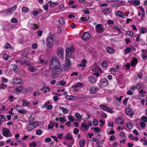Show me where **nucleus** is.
I'll return each instance as SVG.
<instances>
[{
    "instance_id": "obj_1",
    "label": "nucleus",
    "mask_w": 147,
    "mask_h": 147,
    "mask_svg": "<svg viewBox=\"0 0 147 147\" xmlns=\"http://www.w3.org/2000/svg\"><path fill=\"white\" fill-rule=\"evenodd\" d=\"M49 66L51 70H53L51 76L54 78H57L62 72L63 69L60 67V62L57 58L50 59Z\"/></svg>"
},
{
    "instance_id": "obj_2",
    "label": "nucleus",
    "mask_w": 147,
    "mask_h": 147,
    "mask_svg": "<svg viewBox=\"0 0 147 147\" xmlns=\"http://www.w3.org/2000/svg\"><path fill=\"white\" fill-rule=\"evenodd\" d=\"M95 28L96 32L99 34L102 33L104 31V26L102 24H97L95 26Z\"/></svg>"
},
{
    "instance_id": "obj_3",
    "label": "nucleus",
    "mask_w": 147,
    "mask_h": 147,
    "mask_svg": "<svg viewBox=\"0 0 147 147\" xmlns=\"http://www.w3.org/2000/svg\"><path fill=\"white\" fill-rule=\"evenodd\" d=\"M38 126L36 122H32L29 124L27 126V129L28 131H30L37 127Z\"/></svg>"
},
{
    "instance_id": "obj_4",
    "label": "nucleus",
    "mask_w": 147,
    "mask_h": 147,
    "mask_svg": "<svg viewBox=\"0 0 147 147\" xmlns=\"http://www.w3.org/2000/svg\"><path fill=\"white\" fill-rule=\"evenodd\" d=\"M53 39L52 37H49L47 38L46 43L47 46L49 48H51L53 45Z\"/></svg>"
},
{
    "instance_id": "obj_5",
    "label": "nucleus",
    "mask_w": 147,
    "mask_h": 147,
    "mask_svg": "<svg viewBox=\"0 0 147 147\" xmlns=\"http://www.w3.org/2000/svg\"><path fill=\"white\" fill-rule=\"evenodd\" d=\"M11 82L14 85H18L22 84L23 82V80L21 79L16 77L12 79Z\"/></svg>"
},
{
    "instance_id": "obj_6",
    "label": "nucleus",
    "mask_w": 147,
    "mask_h": 147,
    "mask_svg": "<svg viewBox=\"0 0 147 147\" xmlns=\"http://www.w3.org/2000/svg\"><path fill=\"white\" fill-rule=\"evenodd\" d=\"M100 107L102 110L107 111L111 113L112 114L113 112V110L106 105H100Z\"/></svg>"
},
{
    "instance_id": "obj_7",
    "label": "nucleus",
    "mask_w": 147,
    "mask_h": 147,
    "mask_svg": "<svg viewBox=\"0 0 147 147\" xmlns=\"http://www.w3.org/2000/svg\"><path fill=\"white\" fill-rule=\"evenodd\" d=\"M71 66V63L70 61H65V63L63 65V69L65 71L69 69Z\"/></svg>"
},
{
    "instance_id": "obj_8",
    "label": "nucleus",
    "mask_w": 147,
    "mask_h": 147,
    "mask_svg": "<svg viewBox=\"0 0 147 147\" xmlns=\"http://www.w3.org/2000/svg\"><path fill=\"white\" fill-rule=\"evenodd\" d=\"M125 112L126 115L130 116H132L134 114L133 111L129 108H126L125 110Z\"/></svg>"
},
{
    "instance_id": "obj_9",
    "label": "nucleus",
    "mask_w": 147,
    "mask_h": 147,
    "mask_svg": "<svg viewBox=\"0 0 147 147\" xmlns=\"http://www.w3.org/2000/svg\"><path fill=\"white\" fill-rule=\"evenodd\" d=\"M90 34L88 32H85L83 35L82 38L84 40H86L90 39Z\"/></svg>"
},
{
    "instance_id": "obj_10",
    "label": "nucleus",
    "mask_w": 147,
    "mask_h": 147,
    "mask_svg": "<svg viewBox=\"0 0 147 147\" xmlns=\"http://www.w3.org/2000/svg\"><path fill=\"white\" fill-rule=\"evenodd\" d=\"M100 83L102 85L106 86L108 85V81L106 78H103L100 81Z\"/></svg>"
},
{
    "instance_id": "obj_11",
    "label": "nucleus",
    "mask_w": 147,
    "mask_h": 147,
    "mask_svg": "<svg viewBox=\"0 0 147 147\" xmlns=\"http://www.w3.org/2000/svg\"><path fill=\"white\" fill-rule=\"evenodd\" d=\"M16 8L17 6L16 5H15L13 7L7 9V13H9V14H12Z\"/></svg>"
},
{
    "instance_id": "obj_12",
    "label": "nucleus",
    "mask_w": 147,
    "mask_h": 147,
    "mask_svg": "<svg viewBox=\"0 0 147 147\" xmlns=\"http://www.w3.org/2000/svg\"><path fill=\"white\" fill-rule=\"evenodd\" d=\"M10 133L9 129L7 128H4L3 129V135L6 137H9V134Z\"/></svg>"
},
{
    "instance_id": "obj_13",
    "label": "nucleus",
    "mask_w": 147,
    "mask_h": 147,
    "mask_svg": "<svg viewBox=\"0 0 147 147\" xmlns=\"http://www.w3.org/2000/svg\"><path fill=\"white\" fill-rule=\"evenodd\" d=\"M57 54L59 57L60 58H63V50L62 49H61L58 50L57 51Z\"/></svg>"
},
{
    "instance_id": "obj_14",
    "label": "nucleus",
    "mask_w": 147,
    "mask_h": 147,
    "mask_svg": "<svg viewBox=\"0 0 147 147\" xmlns=\"http://www.w3.org/2000/svg\"><path fill=\"white\" fill-rule=\"evenodd\" d=\"M87 61L85 59L82 60V63L80 64H77V66L78 67H86V63Z\"/></svg>"
},
{
    "instance_id": "obj_15",
    "label": "nucleus",
    "mask_w": 147,
    "mask_h": 147,
    "mask_svg": "<svg viewBox=\"0 0 147 147\" xmlns=\"http://www.w3.org/2000/svg\"><path fill=\"white\" fill-rule=\"evenodd\" d=\"M86 121H84L83 123H82L80 127L81 128L83 127V128L86 130H87L89 129V127L86 124Z\"/></svg>"
},
{
    "instance_id": "obj_16",
    "label": "nucleus",
    "mask_w": 147,
    "mask_h": 147,
    "mask_svg": "<svg viewBox=\"0 0 147 147\" xmlns=\"http://www.w3.org/2000/svg\"><path fill=\"white\" fill-rule=\"evenodd\" d=\"M111 11V10L110 9L107 8H105L102 12L104 14L107 15L110 13Z\"/></svg>"
},
{
    "instance_id": "obj_17",
    "label": "nucleus",
    "mask_w": 147,
    "mask_h": 147,
    "mask_svg": "<svg viewBox=\"0 0 147 147\" xmlns=\"http://www.w3.org/2000/svg\"><path fill=\"white\" fill-rule=\"evenodd\" d=\"M115 122L116 123L122 124L124 123L122 119L121 118H118L115 120Z\"/></svg>"
},
{
    "instance_id": "obj_18",
    "label": "nucleus",
    "mask_w": 147,
    "mask_h": 147,
    "mask_svg": "<svg viewBox=\"0 0 147 147\" xmlns=\"http://www.w3.org/2000/svg\"><path fill=\"white\" fill-rule=\"evenodd\" d=\"M107 52L109 53L112 54L115 52V50L112 49L110 47H108L107 48Z\"/></svg>"
},
{
    "instance_id": "obj_19",
    "label": "nucleus",
    "mask_w": 147,
    "mask_h": 147,
    "mask_svg": "<svg viewBox=\"0 0 147 147\" xmlns=\"http://www.w3.org/2000/svg\"><path fill=\"white\" fill-rule=\"evenodd\" d=\"M89 79L90 82L93 84L95 83L96 81L95 78L91 76H90L89 77Z\"/></svg>"
},
{
    "instance_id": "obj_20",
    "label": "nucleus",
    "mask_w": 147,
    "mask_h": 147,
    "mask_svg": "<svg viewBox=\"0 0 147 147\" xmlns=\"http://www.w3.org/2000/svg\"><path fill=\"white\" fill-rule=\"evenodd\" d=\"M98 88L97 87L94 86L91 87L90 89V92L92 93H94L97 90H98Z\"/></svg>"
},
{
    "instance_id": "obj_21",
    "label": "nucleus",
    "mask_w": 147,
    "mask_h": 147,
    "mask_svg": "<svg viewBox=\"0 0 147 147\" xmlns=\"http://www.w3.org/2000/svg\"><path fill=\"white\" fill-rule=\"evenodd\" d=\"M66 52H69L70 53H73L74 52V49L73 47L67 48L65 50Z\"/></svg>"
},
{
    "instance_id": "obj_22",
    "label": "nucleus",
    "mask_w": 147,
    "mask_h": 147,
    "mask_svg": "<svg viewBox=\"0 0 147 147\" xmlns=\"http://www.w3.org/2000/svg\"><path fill=\"white\" fill-rule=\"evenodd\" d=\"M138 63L137 59L136 58H134L133 59L131 62V65L132 66H134L135 64H136Z\"/></svg>"
},
{
    "instance_id": "obj_23",
    "label": "nucleus",
    "mask_w": 147,
    "mask_h": 147,
    "mask_svg": "<svg viewBox=\"0 0 147 147\" xmlns=\"http://www.w3.org/2000/svg\"><path fill=\"white\" fill-rule=\"evenodd\" d=\"M59 108L60 109L62 110L63 113L64 114H66L69 111L68 109L61 106H60Z\"/></svg>"
},
{
    "instance_id": "obj_24",
    "label": "nucleus",
    "mask_w": 147,
    "mask_h": 147,
    "mask_svg": "<svg viewBox=\"0 0 147 147\" xmlns=\"http://www.w3.org/2000/svg\"><path fill=\"white\" fill-rule=\"evenodd\" d=\"M83 85L82 83L80 82H78L76 84V85H73L72 86V88H77L78 87H80L82 85Z\"/></svg>"
},
{
    "instance_id": "obj_25",
    "label": "nucleus",
    "mask_w": 147,
    "mask_h": 147,
    "mask_svg": "<svg viewBox=\"0 0 147 147\" xmlns=\"http://www.w3.org/2000/svg\"><path fill=\"white\" fill-rule=\"evenodd\" d=\"M69 52H66V56L65 57V61H69V58H70L71 54Z\"/></svg>"
},
{
    "instance_id": "obj_26",
    "label": "nucleus",
    "mask_w": 147,
    "mask_h": 147,
    "mask_svg": "<svg viewBox=\"0 0 147 147\" xmlns=\"http://www.w3.org/2000/svg\"><path fill=\"white\" fill-rule=\"evenodd\" d=\"M12 66V69L13 70L15 71L16 73H17L18 71L16 70V69H17V65L16 64H14L11 65Z\"/></svg>"
},
{
    "instance_id": "obj_27",
    "label": "nucleus",
    "mask_w": 147,
    "mask_h": 147,
    "mask_svg": "<svg viewBox=\"0 0 147 147\" xmlns=\"http://www.w3.org/2000/svg\"><path fill=\"white\" fill-rule=\"evenodd\" d=\"M85 142L84 140H80L79 143L80 146V147H83L85 144Z\"/></svg>"
},
{
    "instance_id": "obj_28",
    "label": "nucleus",
    "mask_w": 147,
    "mask_h": 147,
    "mask_svg": "<svg viewBox=\"0 0 147 147\" xmlns=\"http://www.w3.org/2000/svg\"><path fill=\"white\" fill-rule=\"evenodd\" d=\"M116 15L120 17H123L124 16V14L123 13L119 10L117 11Z\"/></svg>"
},
{
    "instance_id": "obj_29",
    "label": "nucleus",
    "mask_w": 147,
    "mask_h": 147,
    "mask_svg": "<svg viewBox=\"0 0 147 147\" xmlns=\"http://www.w3.org/2000/svg\"><path fill=\"white\" fill-rule=\"evenodd\" d=\"M65 19L63 18H60L59 19V22L60 24H64Z\"/></svg>"
},
{
    "instance_id": "obj_30",
    "label": "nucleus",
    "mask_w": 147,
    "mask_h": 147,
    "mask_svg": "<svg viewBox=\"0 0 147 147\" xmlns=\"http://www.w3.org/2000/svg\"><path fill=\"white\" fill-rule=\"evenodd\" d=\"M22 10L23 12H28L30 11V10L27 7H23L22 8Z\"/></svg>"
},
{
    "instance_id": "obj_31",
    "label": "nucleus",
    "mask_w": 147,
    "mask_h": 147,
    "mask_svg": "<svg viewBox=\"0 0 147 147\" xmlns=\"http://www.w3.org/2000/svg\"><path fill=\"white\" fill-rule=\"evenodd\" d=\"M131 2L133 3H134L137 5H140V1H139L137 0H135L134 1V0H131Z\"/></svg>"
},
{
    "instance_id": "obj_32",
    "label": "nucleus",
    "mask_w": 147,
    "mask_h": 147,
    "mask_svg": "<svg viewBox=\"0 0 147 147\" xmlns=\"http://www.w3.org/2000/svg\"><path fill=\"white\" fill-rule=\"evenodd\" d=\"M0 120L3 121H6V117L2 115H0Z\"/></svg>"
},
{
    "instance_id": "obj_33",
    "label": "nucleus",
    "mask_w": 147,
    "mask_h": 147,
    "mask_svg": "<svg viewBox=\"0 0 147 147\" xmlns=\"http://www.w3.org/2000/svg\"><path fill=\"white\" fill-rule=\"evenodd\" d=\"M69 135H70L69 134H68L67 136L65 137V138L66 140H71L73 139V137H72L69 136H68Z\"/></svg>"
},
{
    "instance_id": "obj_34",
    "label": "nucleus",
    "mask_w": 147,
    "mask_h": 147,
    "mask_svg": "<svg viewBox=\"0 0 147 147\" xmlns=\"http://www.w3.org/2000/svg\"><path fill=\"white\" fill-rule=\"evenodd\" d=\"M126 126L129 129H131L132 128V124L129 122H127L126 123Z\"/></svg>"
},
{
    "instance_id": "obj_35",
    "label": "nucleus",
    "mask_w": 147,
    "mask_h": 147,
    "mask_svg": "<svg viewBox=\"0 0 147 147\" xmlns=\"http://www.w3.org/2000/svg\"><path fill=\"white\" fill-rule=\"evenodd\" d=\"M82 11L85 14H89L90 13V11L87 8H86V9H83Z\"/></svg>"
},
{
    "instance_id": "obj_36",
    "label": "nucleus",
    "mask_w": 147,
    "mask_h": 147,
    "mask_svg": "<svg viewBox=\"0 0 147 147\" xmlns=\"http://www.w3.org/2000/svg\"><path fill=\"white\" fill-rule=\"evenodd\" d=\"M22 105L24 106H28L29 105L28 102H27L26 100H23L22 101Z\"/></svg>"
},
{
    "instance_id": "obj_37",
    "label": "nucleus",
    "mask_w": 147,
    "mask_h": 147,
    "mask_svg": "<svg viewBox=\"0 0 147 147\" xmlns=\"http://www.w3.org/2000/svg\"><path fill=\"white\" fill-rule=\"evenodd\" d=\"M36 142H35L34 141L32 143H30L29 146L30 147L33 146V147H35L36 146Z\"/></svg>"
},
{
    "instance_id": "obj_38",
    "label": "nucleus",
    "mask_w": 147,
    "mask_h": 147,
    "mask_svg": "<svg viewBox=\"0 0 147 147\" xmlns=\"http://www.w3.org/2000/svg\"><path fill=\"white\" fill-rule=\"evenodd\" d=\"M98 123V120L96 119H94L93 124L94 126H96Z\"/></svg>"
},
{
    "instance_id": "obj_39",
    "label": "nucleus",
    "mask_w": 147,
    "mask_h": 147,
    "mask_svg": "<svg viewBox=\"0 0 147 147\" xmlns=\"http://www.w3.org/2000/svg\"><path fill=\"white\" fill-rule=\"evenodd\" d=\"M31 28H33L34 29H36L38 28V26L34 24H32L31 25Z\"/></svg>"
},
{
    "instance_id": "obj_40",
    "label": "nucleus",
    "mask_w": 147,
    "mask_h": 147,
    "mask_svg": "<svg viewBox=\"0 0 147 147\" xmlns=\"http://www.w3.org/2000/svg\"><path fill=\"white\" fill-rule=\"evenodd\" d=\"M50 123H51V124H49L48 127L49 129H52L54 125V124L53 123L51 122H50Z\"/></svg>"
},
{
    "instance_id": "obj_41",
    "label": "nucleus",
    "mask_w": 147,
    "mask_h": 147,
    "mask_svg": "<svg viewBox=\"0 0 147 147\" xmlns=\"http://www.w3.org/2000/svg\"><path fill=\"white\" fill-rule=\"evenodd\" d=\"M3 59L5 60H7L8 59L9 56L6 54H5L3 55Z\"/></svg>"
},
{
    "instance_id": "obj_42",
    "label": "nucleus",
    "mask_w": 147,
    "mask_h": 147,
    "mask_svg": "<svg viewBox=\"0 0 147 147\" xmlns=\"http://www.w3.org/2000/svg\"><path fill=\"white\" fill-rule=\"evenodd\" d=\"M28 69L30 71L32 72H34L36 70V69L34 68L33 67H29Z\"/></svg>"
},
{
    "instance_id": "obj_43",
    "label": "nucleus",
    "mask_w": 147,
    "mask_h": 147,
    "mask_svg": "<svg viewBox=\"0 0 147 147\" xmlns=\"http://www.w3.org/2000/svg\"><path fill=\"white\" fill-rule=\"evenodd\" d=\"M89 18V17L88 19L87 17H82L81 18V20L84 21V22H86L87 21L88 19Z\"/></svg>"
},
{
    "instance_id": "obj_44",
    "label": "nucleus",
    "mask_w": 147,
    "mask_h": 147,
    "mask_svg": "<svg viewBox=\"0 0 147 147\" xmlns=\"http://www.w3.org/2000/svg\"><path fill=\"white\" fill-rule=\"evenodd\" d=\"M75 116L77 117V118L78 119H81V116L80 114L78 113H76L75 114Z\"/></svg>"
},
{
    "instance_id": "obj_45",
    "label": "nucleus",
    "mask_w": 147,
    "mask_h": 147,
    "mask_svg": "<svg viewBox=\"0 0 147 147\" xmlns=\"http://www.w3.org/2000/svg\"><path fill=\"white\" fill-rule=\"evenodd\" d=\"M58 5V3L57 2H53L51 3V4L50 5V6L52 7H54L57 6Z\"/></svg>"
},
{
    "instance_id": "obj_46",
    "label": "nucleus",
    "mask_w": 147,
    "mask_h": 147,
    "mask_svg": "<svg viewBox=\"0 0 147 147\" xmlns=\"http://www.w3.org/2000/svg\"><path fill=\"white\" fill-rule=\"evenodd\" d=\"M23 88L21 87H16V88L15 90L17 91L20 92L23 90Z\"/></svg>"
},
{
    "instance_id": "obj_47",
    "label": "nucleus",
    "mask_w": 147,
    "mask_h": 147,
    "mask_svg": "<svg viewBox=\"0 0 147 147\" xmlns=\"http://www.w3.org/2000/svg\"><path fill=\"white\" fill-rule=\"evenodd\" d=\"M102 65L104 67H107L108 66L107 64V62L106 61H103L102 63Z\"/></svg>"
},
{
    "instance_id": "obj_48",
    "label": "nucleus",
    "mask_w": 147,
    "mask_h": 147,
    "mask_svg": "<svg viewBox=\"0 0 147 147\" xmlns=\"http://www.w3.org/2000/svg\"><path fill=\"white\" fill-rule=\"evenodd\" d=\"M28 55V53L27 52H25L22 54V56L23 58H27V55Z\"/></svg>"
},
{
    "instance_id": "obj_49",
    "label": "nucleus",
    "mask_w": 147,
    "mask_h": 147,
    "mask_svg": "<svg viewBox=\"0 0 147 147\" xmlns=\"http://www.w3.org/2000/svg\"><path fill=\"white\" fill-rule=\"evenodd\" d=\"M11 22L12 23H17L18 21L16 18H13L11 19Z\"/></svg>"
},
{
    "instance_id": "obj_50",
    "label": "nucleus",
    "mask_w": 147,
    "mask_h": 147,
    "mask_svg": "<svg viewBox=\"0 0 147 147\" xmlns=\"http://www.w3.org/2000/svg\"><path fill=\"white\" fill-rule=\"evenodd\" d=\"M126 34L127 35L130 36H132L133 35V33L131 31H128L127 33Z\"/></svg>"
},
{
    "instance_id": "obj_51",
    "label": "nucleus",
    "mask_w": 147,
    "mask_h": 147,
    "mask_svg": "<svg viewBox=\"0 0 147 147\" xmlns=\"http://www.w3.org/2000/svg\"><path fill=\"white\" fill-rule=\"evenodd\" d=\"M119 135L123 138H125L126 137L125 134L123 132H121L119 134Z\"/></svg>"
},
{
    "instance_id": "obj_52",
    "label": "nucleus",
    "mask_w": 147,
    "mask_h": 147,
    "mask_svg": "<svg viewBox=\"0 0 147 147\" xmlns=\"http://www.w3.org/2000/svg\"><path fill=\"white\" fill-rule=\"evenodd\" d=\"M66 84V82H65L63 81H60L58 83V84L61 86H64Z\"/></svg>"
},
{
    "instance_id": "obj_53",
    "label": "nucleus",
    "mask_w": 147,
    "mask_h": 147,
    "mask_svg": "<svg viewBox=\"0 0 147 147\" xmlns=\"http://www.w3.org/2000/svg\"><path fill=\"white\" fill-rule=\"evenodd\" d=\"M141 32L142 34H144L146 32V29L145 28L142 27L141 28Z\"/></svg>"
},
{
    "instance_id": "obj_54",
    "label": "nucleus",
    "mask_w": 147,
    "mask_h": 147,
    "mask_svg": "<svg viewBox=\"0 0 147 147\" xmlns=\"http://www.w3.org/2000/svg\"><path fill=\"white\" fill-rule=\"evenodd\" d=\"M42 133V131L41 129H38L36 131V134L37 135H40Z\"/></svg>"
},
{
    "instance_id": "obj_55",
    "label": "nucleus",
    "mask_w": 147,
    "mask_h": 147,
    "mask_svg": "<svg viewBox=\"0 0 147 147\" xmlns=\"http://www.w3.org/2000/svg\"><path fill=\"white\" fill-rule=\"evenodd\" d=\"M69 120L73 122L74 121L75 119L72 116H69L68 117Z\"/></svg>"
},
{
    "instance_id": "obj_56",
    "label": "nucleus",
    "mask_w": 147,
    "mask_h": 147,
    "mask_svg": "<svg viewBox=\"0 0 147 147\" xmlns=\"http://www.w3.org/2000/svg\"><path fill=\"white\" fill-rule=\"evenodd\" d=\"M60 42L59 38L57 37L55 38V43L56 44H58Z\"/></svg>"
},
{
    "instance_id": "obj_57",
    "label": "nucleus",
    "mask_w": 147,
    "mask_h": 147,
    "mask_svg": "<svg viewBox=\"0 0 147 147\" xmlns=\"http://www.w3.org/2000/svg\"><path fill=\"white\" fill-rule=\"evenodd\" d=\"M99 121L100 123H101V124L100 125V127H102V126L105 124V123L104 121L102 119H100L99 120Z\"/></svg>"
},
{
    "instance_id": "obj_58",
    "label": "nucleus",
    "mask_w": 147,
    "mask_h": 147,
    "mask_svg": "<svg viewBox=\"0 0 147 147\" xmlns=\"http://www.w3.org/2000/svg\"><path fill=\"white\" fill-rule=\"evenodd\" d=\"M18 112L23 114H25L26 113V111L24 110L19 109L18 110Z\"/></svg>"
},
{
    "instance_id": "obj_59",
    "label": "nucleus",
    "mask_w": 147,
    "mask_h": 147,
    "mask_svg": "<svg viewBox=\"0 0 147 147\" xmlns=\"http://www.w3.org/2000/svg\"><path fill=\"white\" fill-rule=\"evenodd\" d=\"M142 119L144 122L147 121V117L145 116H143L142 117Z\"/></svg>"
},
{
    "instance_id": "obj_60",
    "label": "nucleus",
    "mask_w": 147,
    "mask_h": 147,
    "mask_svg": "<svg viewBox=\"0 0 147 147\" xmlns=\"http://www.w3.org/2000/svg\"><path fill=\"white\" fill-rule=\"evenodd\" d=\"M74 133L75 134H77L79 132V130L78 129L75 128L74 130L73 131Z\"/></svg>"
},
{
    "instance_id": "obj_61",
    "label": "nucleus",
    "mask_w": 147,
    "mask_h": 147,
    "mask_svg": "<svg viewBox=\"0 0 147 147\" xmlns=\"http://www.w3.org/2000/svg\"><path fill=\"white\" fill-rule=\"evenodd\" d=\"M37 35L39 36H41L42 34V30H38L37 32Z\"/></svg>"
},
{
    "instance_id": "obj_62",
    "label": "nucleus",
    "mask_w": 147,
    "mask_h": 147,
    "mask_svg": "<svg viewBox=\"0 0 147 147\" xmlns=\"http://www.w3.org/2000/svg\"><path fill=\"white\" fill-rule=\"evenodd\" d=\"M131 51V49L129 47H128L127 48L125 49V52L127 53H129Z\"/></svg>"
},
{
    "instance_id": "obj_63",
    "label": "nucleus",
    "mask_w": 147,
    "mask_h": 147,
    "mask_svg": "<svg viewBox=\"0 0 147 147\" xmlns=\"http://www.w3.org/2000/svg\"><path fill=\"white\" fill-rule=\"evenodd\" d=\"M59 120L61 123H64L65 121V120L63 117H59Z\"/></svg>"
},
{
    "instance_id": "obj_64",
    "label": "nucleus",
    "mask_w": 147,
    "mask_h": 147,
    "mask_svg": "<svg viewBox=\"0 0 147 147\" xmlns=\"http://www.w3.org/2000/svg\"><path fill=\"white\" fill-rule=\"evenodd\" d=\"M12 47L11 45L9 43H7L5 48L6 49L11 48Z\"/></svg>"
}]
</instances>
